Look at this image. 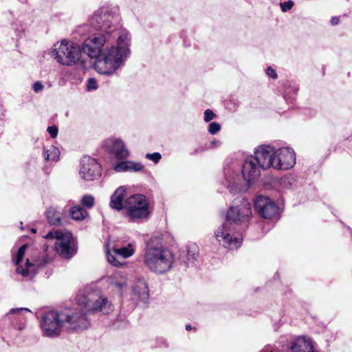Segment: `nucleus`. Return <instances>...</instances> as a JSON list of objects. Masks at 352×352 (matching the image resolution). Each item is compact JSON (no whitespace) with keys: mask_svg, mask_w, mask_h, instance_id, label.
Instances as JSON below:
<instances>
[{"mask_svg":"<svg viewBox=\"0 0 352 352\" xmlns=\"http://www.w3.org/2000/svg\"><path fill=\"white\" fill-rule=\"evenodd\" d=\"M133 291L142 301L146 300L148 298L149 293L148 285L143 278L140 277L135 279L133 285Z\"/></svg>","mask_w":352,"mask_h":352,"instance_id":"nucleus-20","label":"nucleus"},{"mask_svg":"<svg viewBox=\"0 0 352 352\" xmlns=\"http://www.w3.org/2000/svg\"><path fill=\"white\" fill-rule=\"evenodd\" d=\"M199 254V248L196 244H190L186 248L185 254L181 257L182 261L187 265L194 263Z\"/></svg>","mask_w":352,"mask_h":352,"instance_id":"nucleus-22","label":"nucleus"},{"mask_svg":"<svg viewBox=\"0 0 352 352\" xmlns=\"http://www.w3.org/2000/svg\"><path fill=\"white\" fill-rule=\"evenodd\" d=\"M89 324L85 313L80 309L60 312L50 311L44 314L40 321L43 335L49 338L59 336L63 329L68 331L84 330Z\"/></svg>","mask_w":352,"mask_h":352,"instance_id":"nucleus-1","label":"nucleus"},{"mask_svg":"<svg viewBox=\"0 0 352 352\" xmlns=\"http://www.w3.org/2000/svg\"><path fill=\"white\" fill-rule=\"evenodd\" d=\"M97 87V82L94 78H90L87 80V89L88 91L96 90Z\"/></svg>","mask_w":352,"mask_h":352,"instance_id":"nucleus-34","label":"nucleus"},{"mask_svg":"<svg viewBox=\"0 0 352 352\" xmlns=\"http://www.w3.org/2000/svg\"><path fill=\"white\" fill-rule=\"evenodd\" d=\"M281 10L283 12H287L289 10L294 6V3L292 1H285L280 4Z\"/></svg>","mask_w":352,"mask_h":352,"instance_id":"nucleus-35","label":"nucleus"},{"mask_svg":"<svg viewBox=\"0 0 352 352\" xmlns=\"http://www.w3.org/2000/svg\"><path fill=\"white\" fill-rule=\"evenodd\" d=\"M43 89V85L39 81L34 82L33 85V90L36 93L41 91Z\"/></svg>","mask_w":352,"mask_h":352,"instance_id":"nucleus-39","label":"nucleus"},{"mask_svg":"<svg viewBox=\"0 0 352 352\" xmlns=\"http://www.w3.org/2000/svg\"><path fill=\"white\" fill-rule=\"evenodd\" d=\"M46 217L49 223L52 225H60L61 223L59 212L54 208L50 207L47 209Z\"/></svg>","mask_w":352,"mask_h":352,"instance_id":"nucleus-23","label":"nucleus"},{"mask_svg":"<svg viewBox=\"0 0 352 352\" xmlns=\"http://www.w3.org/2000/svg\"><path fill=\"white\" fill-rule=\"evenodd\" d=\"M45 159L47 161L57 162L59 159L60 151L54 146H50L44 151Z\"/></svg>","mask_w":352,"mask_h":352,"instance_id":"nucleus-25","label":"nucleus"},{"mask_svg":"<svg viewBox=\"0 0 352 352\" xmlns=\"http://www.w3.org/2000/svg\"><path fill=\"white\" fill-rule=\"evenodd\" d=\"M254 208L261 217L264 219H272L278 212V206L269 197L259 195L254 200Z\"/></svg>","mask_w":352,"mask_h":352,"instance_id":"nucleus-14","label":"nucleus"},{"mask_svg":"<svg viewBox=\"0 0 352 352\" xmlns=\"http://www.w3.org/2000/svg\"><path fill=\"white\" fill-rule=\"evenodd\" d=\"M102 168L100 164L89 156L83 157L79 166L80 177L85 181H94L100 177Z\"/></svg>","mask_w":352,"mask_h":352,"instance_id":"nucleus-12","label":"nucleus"},{"mask_svg":"<svg viewBox=\"0 0 352 352\" xmlns=\"http://www.w3.org/2000/svg\"><path fill=\"white\" fill-rule=\"evenodd\" d=\"M126 194V188L123 186H120L114 192L112 195L110 201V206L112 208L120 210L124 208V204L123 202L124 197Z\"/></svg>","mask_w":352,"mask_h":352,"instance_id":"nucleus-21","label":"nucleus"},{"mask_svg":"<svg viewBox=\"0 0 352 352\" xmlns=\"http://www.w3.org/2000/svg\"><path fill=\"white\" fill-rule=\"evenodd\" d=\"M109 287L113 291L122 294L127 287L126 277L120 272H116L107 278Z\"/></svg>","mask_w":352,"mask_h":352,"instance_id":"nucleus-18","label":"nucleus"},{"mask_svg":"<svg viewBox=\"0 0 352 352\" xmlns=\"http://www.w3.org/2000/svg\"><path fill=\"white\" fill-rule=\"evenodd\" d=\"M25 327V324L24 323L16 324L15 326V328L20 331L24 329Z\"/></svg>","mask_w":352,"mask_h":352,"instance_id":"nucleus-41","label":"nucleus"},{"mask_svg":"<svg viewBox=\"0 0 352 352\" xmlns=\"http://www.w3.org/2000/svg\"><path fill=\"white\" fill-rule=\"evenodd\" d=\"M130 38L128 33L119 34L117 45L106 47L94 63L96 72L101 74L112 75L124 65L129 56Z\"/></svg>","mask_w":352,"mask_h":352,"instance_id":"nucleus-3","label":"nucleus"},{"mask_svg":"<svg viewBox=\"0 0 352 352\" xmlns=\"http://www.w3.org/2000/svg\"><path fill=\"white\" fill-rule=\"evenodd\" d=\"M23 312L31 313V311L29 309L25 307L15 308L11 309L9 311L8 314H17L19 316H21Z\"/></svg>","mask_w":352,"mask_h":352,"instance_id":"nucleus-32","label":"nucleus"},{"mask_svg":"<svg viewBox=\"0 0 352 352\" xmlns=\"http://www.w3.org/2000/svg\"><path fill=\"white\" fill-rule=\"evenodd\" d=\"M120 16L117 9L102 8L98 10L90 18V23L102 32L114 36L118 30Z\"/></svg>","mask_w":352,"mask_h":352,"instance_id":"nucleus-6","label":"nucleus"},{"mask_svg":"<svg viewBox=\"0 0 352 352\" xmlns=\"http://www.w3.org/2000/svg\"><path fill=\"white\" fill-rule=\"evenodd\" d=\"M146 158L152 160L155 163H157L162 158V155L159 153H147L146 155Z\"/></svg>","mask_w":352,"mask_h":352,"instance_id":"nucleus-33","label":"nucleus"},{"mask_svg":"<svg viewBox=\"0 0 352 352\" xmlns=\"http://www.w3.org/2000/svg\"><path fill=\"white\" fill-rule=\"evenodd\" d=\"M216 115L210 109H207L204 111V120L206 122H210L215 118Z\"/></svg>","mask_w":352,"mask_h":352,"instance_id":"nucleus-36","label":"nucleus"},{"mask_svg":"<svg viewBox=\"0 0 352 352\" xmlns=\"http://www.w3.org/2000/svg\"><path fill=\"white\" fill-rule=\"evenodd\" d=\"M113 170L117 173L128 172V162L122 161L113 166Z\"/></svg>","mask_w":352,"mask_h":352,"instance_id":"nucleus-30","label":"nucleus"},{"mask_svg":"<svg viewBox=\"0 0 352 352\" xmlns=\"http://www.w3.org/2000/svg\"><path fill=\"white\" fill-rule=\"evenodd\" d=\"M340 19L337 16H333L331 19V23L333 25H338L339 23Z\"/></svg>","mask_w":352,"mask_h":352,"instance_id":"nucleus-40","label":"nucleus"},{"mask_svg":"<svg viewBox=\"0 0 352 352\" xmlns=\"http://www.w3.org/2000/svg\"><path fill=\"white\" fill-rule=\"evenodd\" d=\"M82 52L79 45L64 39L54 45L51 56L62 65L72 66L80 60Z\"/></svg>","mask_w":352,"mask_h":352,"instance_id":"nucleus-5","label":"nucleus"},{"mask_svg":"<svg viewBox=\"0 0 352 352\" xmlns=\"http://www.w3.org/2000/svg\"><path fill=\"white\" fill-rule=\"evenodd\" d=\"M107 259L109 263L113 266H120L123 264V261L120 256L115 254L113 250L111 251L109 249L106 252Z\"/></svg>","mask_w":352,"mask_h":352,"instance_id":"nucleus-27","label":"nucleus"},{"mask_svg":"<svg viewBox=\"0 0 352 352\" xmlns=\"http://www.w3.org/2000/svg\"><path fill=\"white\" fill-rule=\"evenodd\" d=\"M124 208L127 214L132 219H139L148 217V203L146 198L142 195L129 197L124 202Z\"/></svg>","mask_w":352,"mask_h":352,"instance_id":"nucleus-11","label":"nucleus"},{"mask_svg":"<svg viewBox=\"0 0 352 352\" xmlns=\"http://www.w3.org/2000/svg\"><path fill=\"white\" fill-rule=\"evenodd\" d=\"M273 168L277 170H288L296 164L294 151L289 148H280L275 151Z\"/></svg>","mask_w":352,"mask_h":352,"instance_id":"nucleus-13","label":"nucleus"},{"mask_svg":"<svg viewBox=\"0 0 352 352\" xmlns=\"http://www.w3.org/2000/svg\"><path fill=\"white\" fill-rule=\"evenodd\" d=\"M239 205L232 206L227 212L226 220L214 231L216 239L219 243L230 250H234L241 246L242 239L234 236L232 223L236 225L246 223L252 216V209L247 199H242Z\"/></svg>","mask_w":352,"mask_h":352,"instance_id":"nucleus-2","label":"nucleus"},{"mask_svg":"<svg viewBox=\"0 0 352 352\" xmlns=\"http://www.w3.org/2000/svg\"><path fill=\"white\" fill-rule=\"evenodd\" d=\"M80 203L82 206L91 208L94 206L95 199L93 196L90 195H85L82 197Z\"/></svg>","mask_w":352,"mask_h":352,"instance_id":"nucleus-28","label":"nucleus"},{"mask_svg":"<svg viewBox=\"0 0 352 352\" xmlns=\"http://www.w3.org/2000/svg\"><path fill=\"white\" fill-rule=\"evenodd\" d=\"M128 162V172H140L143 170L144 166L140 162L133 161Z\"/></svg>","mask_w":352,"mask_h":352,"instance_id":"nucleus-29","label":"nucleus"},{"mask_svg":"<svg viewBox=\"0 0 352 352\" xmlns=\"http://www.w3.org/2000/svg\"><path fill=\"white\" fill-rule=\"evenodd\" d=\"M275 151L270 146H259L254 151V158L263 169L273 167Z\"/></svg>","mask_w":352,"mask_h":352,"instance_id":"nucleus-15","label":"nucleus"},{"mask_svg":"<svg viewBox=\"0 0 352 352\" xmlns=\"http://www.w3.org/2000/svg\"><path fill=\"white\" fill-rule=\"evenodd\" d=\"M292 89L294 91V94H296V93L298 91V89L296 87H294Z\"/></svg>","mask_w":352,"mask_h":352,"instance_id":"nucleus-45","label":"nucleus"},{"mask_svg":"<svg viewBox=\"0 0 352 352\" xmlns=\"http://www.w3.org/2000/svg\"><path fill=\"white\" fill-rule=\"evenodd\" d=\"M261 166L255 161L253 156H249L245 160L242 167L243 178L248 182L256 179L261 173Z\"/></svg>","mask_w":352,"mask_h":352,"instance_id":"nucleus-17","label":"nucleus"},{"mask_svg":"<svg viewBox=\"0 0 352 352\" xmlns=\"http://www.w3.org/2000/svg\"><path fill=\"white\" fill-rule=\"evenodd\" d=\"M221 129V125L217 122H211L208 126V131L210 134H215Z\"/></svg>","mask_w":352,"mask_h":352,"instance_id":"nucleus-31","label":"nucleus"},{"mask_svg":"<svg viewBox=\"0 0 352 352\" xmlns=\"http://www.w3.org/2000/svg\"><path fill=\"white\" fill-rule=\"evenodd\" d=\"M47 132L50 133V136L52 138H55L58 134V128L56 126H48L47 129Z\"/></svg>","mask_w":352,"mask_h":352,"instance_id":"nucleus-37","label":"nucleus"},{"mask_svg":"<svg viewBox=\"0 0 352 352\" xmlns=\"http://www.w3.org/2000/svg\"><path fill=\"white\" fill-rule=\"evenodd\" d=\"M45 238L55 240L54 249L58 254L64 258H70L76 253V242L68 231L52 230L49 232Z\"/></svg>","mask_w":352,"mask_h":352,"instance_id":"nucleus-8","label":"nucleus"},{"mask_svg":"<svg viewBox=\"0 0 352 352\" xmlns=\"http://www.w3.org/2000/svg\"><path fill=\"white\" fill-rule=\"evenodd\" d=\"M28 245H23L19 248L16 254L12 258L14 265L16 266V273L20 274L23 278L26 279H32L38 270L43 267L47 263L48 260L45 258L35 259L33 262L26 260L24 265L21 264L22 260L25 256V253Z\"/></svg>","mask_w":352,"mask_h":352,"instance_id":"nucleus-9","label":"nucleus"},{"mask_svg":"<svg viewBox=\"0 0 352 352\" xmlns=\"http://www.w3.org/2000/svg\"><path fill=\"white\" fill-rule=\"evenodd\" d=\"M266 74L273 78V79H276L277 78V74H276V72L275 71V69H274L272 67H268L267 69H266Z\"/></svg>","mask_w":352,"mask_h":352,"instance_id":"nucleus-38","label":"nucleus"},{"mask_svg":"<svg viewBox=\"0 0 352 352\" xmlns=\"http://www.w3.org/2000/svg\"><path fill=\"white\" fill-rule=\"evenodd\" d=\"M290 352H318L315 351L311 340L306 337H298L292 343Z\"/></svg>","mask_w":352,"mask_h":352,"instance_id":"nucleus-19","label":"nucleus"},{"mask_svg":"<svg viewBox=\"0 0 352 352\" xmlns=\"http://www.w3.org/2000/svg\"><path fill=\"white\" fill-rule=\"evenodd\" d=\"M104 146L118 160H124L129 156V152L126 146L120 139H108L104 142Z\"/></svg>","mask_w":352,"mask_h":352,"instance_id":"nucleus-16","label":"nucleus"},{"mask_svg":"<svg viewBox=\"0 0 352 352\" xmlns=\"http://www.w3.org/2000/svg\"><path fill=\"white\" fill-rule=\"evenodd\" d=\"M87 25H85L81 26V27L80 28V30H79V31H80V32H82H82H83V31H84V30L87 28Z\"/></svg>","mask_w":352,"mask_h":352,"instance_id":"nucleus-43","label":"nucleus"},{"mask_svg":"<svg viewBox=\"0 0 352 352\" xmlns=\"http://www.w3.org/2000/svg\"><path fill=\"white\" fill-rule=\"evenodd\" d=\"M78 304L85 313L102 312L108 314L113 310L111 303L100 290H87L78 298Z\"/></svg>","mask_w":352,"mask_h":352,"instance_id":"nucleus-7","label":"nucleus"},{"mask_svg":"<svg viewBox=\"0 0 352 352\" xmlns=\"http://www.w3.org/2000/svg\"><path fill=\"white\" fill-rule=\"evenodd\" d=\"M114 36L103 32L94 33L84 41L81 47L82 51L91 58L96 60L102 52L104 44Z\"/></svg>","mask_w":352,"mask_h":352,"instance_id":"nucleus-10","label":"nucleus"},{"mask_svg":"<svg viewBox=\"0 0 352 352\" xmlns=\"http://www.w3.org/2000/svg\"><path fill=\"white\" fill-rule=\"evenodd\" d=\"M71 217L76 221H81L85 219L88 212L79 206H75L70 209Z\"/></svg>","mask_w":352,"mask_h":352,"instance_id":"nucleus-24","label":"nucleus"},{"mask_svg":"<svg viewBox=\"0 0 352 352\" xmlns=\"http://www.w3.org/2000/svg\"><path fill=\"white\" fill-rule=\"evenodd\" d=\"M113 252L115 254L120 256L122 259L126 258L132 256L134 253V249L131 244H129L126 247L121 248H113Z\"/></svg>","mask_w":352,"mask_h":352,"instance_id":"nucleus-26","label":"nucleus"},{"mask_svg":"<svg viewBox=\"0 0 352 352\" xmlns=\"http://www.w3.org/2000/svg\"><path fill=\"white\" fill-rule=\"evenodd\" d=\"M186 329L187 331H190V330H191V329H192V327H191V325H190V324H186Z\"/></svg>","mask_w":352,"mask_h":352,"instance_id":"nucleus-44","label":"nucleus"},{"mask_svg":"<svg viewBox=\"0 0 352 352\" xmlns=\"http://www.w3.org/2000/svg\"><path fill=\"white\" fill-rule=\"evenodd\" d=\"M283 97H284V98L285 99L286 101H289V100L292 101L293 100V98H290L287 97V92H285V94L283 95Z\"/></svg>","mask_w":352,"mask_h":352,"instance_id":"nucleus-42","label":"nucleus"},{"mask_svg":"<svg viewBox=\"0 0 352 352\" xmlns=\"http://www.w3.org/2000/svg\"><path fill=\"white\" fill-rule=\"evenodd\" d=\"M174 261L172 252L162 245H154L152 241L147 243L144 254V263L151 271L163 274L169 271Z\"/></svg>","mask_w":352,"mask_h":352,"instance_id":"nucleus-4","label":"nucleus"}]
</instances>
